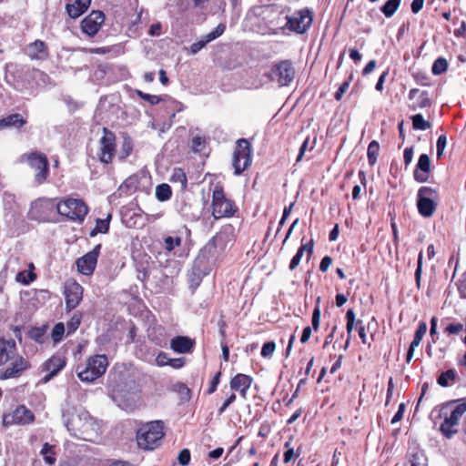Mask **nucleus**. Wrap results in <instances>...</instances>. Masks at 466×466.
<instances>
[{
  "label": "nucleus",
  "mask_w": 466,
  "mask_h": 466,
  "mask_svg": "<svg viewBox=\"0 0 466 466\" xmlns=\"http://www.w3.org/2000/svg\"><path fill=\"white\" fill-rule=\"evenodd\" d=\"M63 419L67 430L77 438L93 441L98 435L99 425L86 410H67Z\"/></svg>",
  "instance_id": "nucleus-1"
},
{
  "label": "nucleus",
  "mask_w": 466,
  "mask_h": 466,
  "mask_svg": "<svg viewBox=\"0 0 466 466\" xmlns=\"http://www.w3.org/2000/svg\"><path fill=\"white\" fill-rule=\"evenodd\" d=\"M466 412V400H453L446 403L441 410V417L443 421L440 431L448 439L458 432L456 427L462 415Z\"/></svg>",
  "instance_id": "nucleus-2"
},
{
  "label": "nucleus",
  "mask_w": 466,
  "mask_h": 466,
  "mask_svg": "<svg viewBox=\"0 0 466 466\" xmlns=\"http://www.w3.org/2000/svg\"><path fill=\"white\" fill-rule=\"evenodd\" d=\"M164 423L153 420L143 424L137 431V442L140 449L152 451L160 445L164 437Z\"/></svg>",
  "instance_id": "nucleus-3"
},
{
  "label": "nucleus",
  "mask_w": 466,
  "mask_h": 466,
  "mask_svg": "<svg viewBox=\"0 0 466 466\" xmlns=\"http://www.w3.org/2000/svg\"><path fill=\"white\" fill-rule=\"evenodd\" d=\"M56 211L70 221L82 223L88 213V207L82 199L68 198L56 202Z\"/></svg>",
  "instance_id": "nucleus-4"
},
{
  "label": "nucleus",
  "mask_w": 466,
  "mask_h": 466,
  "mask_svg": "<svg viewBox=\"0 0 466 466\" xmlns=\"http://www.w3.org/2000/svg\"><path fill=\"white\" fill-rule=\"evenodd\" d=\"M212 216L215 219L234 216L238 208L234 202L225 197L223 188L217 186L212 194Z\"/></svg>",
  "instance_id": "nucleus-5"
},
{
  "label": "nucleus",
  "mask_w": 466,
  "mask_h": 466,
  "mask_svg": "<svg viewBox=\"0 0 466 466\" xmlns=\"http://www.w3.org/2000/svg\"><path fill=\"white\" fill-rule=\"evenodd\" d=\"M107 366L106 355H96L87 360L86 368L78 371L77 376L81 381L93 382L106 372Z\"/></svg>",
  "instance_id": "nucleus-6"
},
{
  "label": "nucleus",
  "mask_w": 466,
  "mask_h": 466,
  "mask_svg": "<svg viewBox=\"0 0 466 466\" xmlns=\"http://www.w3.org/2000/svg\"><path fill=\"white\" fill-rule=\"evenodd\" d=\"M251 152V145L247 139L241 138L238 140L233 155L235 175H240L250 166Z\"/></svg>",
  "instance_id": "nucleus-7"
},
{
  "label": "nucleus",
  "mask_w": 466,
  "mask_h": 466,
  "mask_svg": "<svg viewBox=\"0 0 466 466\" xmlns=\"http://www.w3.org/2000/svg\"><path fill=\"white\" fill-rule=\"evenodd\" d=\"M56 210V202L50 198H39L31 204L28 217L30 219L45 222L48 221Z\"/></svg>",
  "instance_id": "nucleus-8"
},
{
  "label": "nucleus",
  "mask_w": 466,
  "mask_h": 466,
  "mask_svg": "<svg viewBox=\"0 0 466 466\" xmlns=\"http://www.w3.org/2000/svg\"><path fill=\"white\" fill-rule=\"evenodd\" d=\"M436 197L437 193L431 187H422L419 189L417 207L421 216L429 218L433 214L436 209Z\"/></svg>",
  "instance_id": "nucleus-9"
},
{
  "label": "nucleus",
  "mask_w": 466,
  "mask_h": 466,
  "mask_svg": "<svg viewBox=\"0 0 466 466\" xmlns=\"http://www.w3.org/2000/svg\"><path fill=\"white\" fill-rule=\"evenodd\" d=\"M34 420V413L25 406L21 405L16 407L13 411L5 414L3 417V423L5 426L25 425L32 423Z\"/></svg>",
  "instance_id": "nucleus-10"
},
{
  "label": "nucleus",
  "mask_w": 466,
  "mask_h": 466,
  "mask_svg": "<svg viewBox=\"0 0 466 466\" xmlns=\"http://www.w3.org/2000/svg\"><path fill=\"white\" fill-rule=\"evenodd\" d=\"M29 166L34 168L35 173V181L38 184L44 183L49 173L48 161L45 155L38 153H32L26 156Z\"/></svg>",
  "instance_id": "nucleus-11"
},
{
  "label": "nucleus",
  "mask_w": 466,
  "mask_h": 466,
  "mask_svg": "<svg viewBox=\"0 0 466 466\" xmlns=\"http://www.w3.org/2000/svg\"><path fill=\"white\" fill-rule=\"evenodd\" d=\"M104 135L100 138L99 147V160L103 163L108 164L112 161L116 152V137L115 135L108 131L106 128L103 129Z\"/></svg>",
  "instance_id": "nucleus-12"
},
{
  "label": "nucleus",
  "mask_w": 466,
  "mask_h": 466,
  "mask_svg": "<svg viewBox=\"0 0 466 466\" xmlns=\"http://www.w3.org/2000/svg\"><path fill=\"white\" fill-rule=\"evenodd\" d=\"M271 77L276 80L280 86H289L294 78L295 70L291 62L285 60L276 65L271 69Z\"/></svg>",
  "instance_id": "nucleus-13"
},
{
  "label": "nucleus",
  "mask_w": 466,
  "mask_h": 466,
  "mask_svg": "<svg viewBox=\"0 0 466 466\" xmlns=\"http://www.w3.org/2000/svg\"><path fill=\"white\" fill-rule=\"evenodd\" d=\"M66 309H76L83 299V288L75 280H68L65 285Z\"/></svg>",
  "instance_id": "nucleus-14"
},
{
  "label": "nucleus",
  "mask_w": 466,
  "mask_h": 466,
  "mask_svg": "<svg viewBox=\"0 0 466 466\" xmlns=\"http://www.w3.org/2000/svg\"><path fill=\"white\" fill-rule=\"evenodd\" d=\"M286 26L299 34L304 33L312 23L311 13L309 9H303L292 17H287Z\"/></svg>",
  "instance_id": "nucleus-15"
},
{
  "label": "nucleus",
  "mask_w": 466,
  "mask_h": 466,
  "mask_svg": "<svg viewBox=\"0 0 466 466\" xmlns=\"http://www.w3.org/2000/svg\"><path fill=\"white\" fill-rule=\"evenodd\" d=\"M100 249L101 244H97L91 251L77 259L76 266L81 273L85 275H90L93 273Z\"/></svg>",
  "instance_id": "nucleus-16"
},
{
  "label": "nucleus",
  "mask_w": 466,
  "mask_h": 466,
  "mask_svg": "<svg viewBox=\"0 0 466 466\" xmlns=\"http://www.w3.org/2000/svg\"><path fill=\"white\" fill-rule=\"evenodd\" d=\"M105 21V15L101 11H93L81 22L82 31L89 36H94Z\"/></svg>",
  "instance_id": "nucleus-17"
},
{
  "label": "nucleus",
  "mask_w": 466,
  "mask_h": 466,
  "mask_svg": "<svg viewBox=\"0 0 466 466\" xmlns=\"http://www.w3.org/2000/svg\"><path fill=\"white\" fill-rule=\"evenodd\" d=\"M11 361L10 365L0 373L1 380L17 378L29 368L28 361L22 356L16 355Z\"/></svg>",
  "instance_id": "nucleus-18"
},
{
  "label": "nucleus",
  "mask_w": 466,
  "mask_h": 466,
  "mask_svg": "<svg viewBox=\"0 0 466 466\" xmlns=\"http://www.w3.org/2000/svg\"><path fill=\"white\" fill-rule=\"evenodd\" d=\"M17 355L16 343L13 339H0V366L6 364Z\"/></svg>",
  "instance_id": "nucleus-19"
},
{
  "label": "nucleus",
  "mask_w": 466,
  "mask_h": 466,
  "mask_svg": "<svg viewBox=\"0 0 466 466\" xmlns=\"http://www.w3.org/2000/svg\"><path fill=\"white\" fill-rule=\"evenodd\" d=\"M253 379L246 374L238 373L229 382L232 390L238 391L243 399H247L248 390L251 387Z\"/></svg>",
  "instance_id": "nucleus-20"
},
{
  "label": "nucleus",
  "mask_w": 466,
  "mask_h": 466,
  "mask_svg": "<svg viewBox=\"0 0 466 466\" xmlns=\"http://www.w3.org/2000/svg\"><path fill=\"white\" fill-rule=\"evenodd\" d=\"M66 366V360L60 356H53L44 364V370L48 373L44 377V382L49 381Z\"/></svg>",
  "instance_id": "nucleus-21"
},
{
  "label": "nucleus",
  "mask_w": 466,
  "mask_h": 466,
  "mask_svg": "<svg viewBox=\"0 0 466 466\" xmlns=\"http://www.w3.org/2000/svg\"><path fill=\"white\" fill-rule=\"evenodd\" d=\"M409 99L413 101L410 109L415 111L417 109L425 108L431 106V99L427 91H420L418 88H412L409 93Z\"/></svg>",
  "instance_id": "nucleus-22"
},
{
  "label": "nucleus",
  "mask_w": 466,
  "mask_h": 466,
  "mask_svg": "<svg viewBox=\"0 0 466 466\" xmlns=\"http://www.w3.org/2000/svg\"><path fill=\"white\" fill-rule=\"evenodd\" d=\"M225 28L223 24H219L213 31L207 34L199 41L193 43L190 46L191 53L195 55L199 52L207 44L220 36L224 33Z\"/></svg>",
  "instance_id": "nucleus-23"
},
{
  "label": "nucleus",
  "mask_w": 466,
  "mask_h": 466,
  "mask_svg": "<svg viewBox=\"0 0 466 466\" xmlns=\"http://www.w3.org/2000/svg\"><path fill=\"white\" fill-rule=\"evenodd\" d=\"M27 55L32 60H46L49 56V52L44 41L35 40L28 45Z\"/></svg>",
  "instance_id": "nucleus-24"
},
{
  "label": "nucleus",
  "mask_w": 466,
  "mask_h": 466,
  "mask_svg": "<svg viewBox=\"0 0 466 466\" xmlns=\"http://www.w3.org/2000/svg\"><path fill=\"white\" fill-rule=\"evenodd\" d=\"M194 347V340L188 337L177 336L171 339L170 348L180 354L188 353Z\"/></svg>",
  "instance_id": "nucleus-25"
},
{
  "label": "nucleus",
  "mask_w": 466,
  "mask_h": 466,
  "mask_svg": "<svg viewBox=\"0 0 466 466\" xmlns=\"http://www.w3.org/2000/svg\"><path fill=\"white\" fill-rule=\"evenodd\" d=\"M417 167L419 170L414 172L415 179L419 182L427 181L431 168V160L428 155L422 154L420 156Z\"/></svg>",
  "instance_id": "nucleus-26"
},
{
  "label": "nucleus",
  "mask_w": 466,
  "mask_h": 466,
  "mask_svg": "<svg viewBox=\"0 0 466 466\" xmlns=\"http://www.w3.org/2000/svg\"><path fill=\"white\" fill-rule=\"evenodd\" d=\"M91 0H76L73 4H67L66 8L72 18L79 17L90 5Z\"/></svg>",
  "instance_id": "nucleus-27"
},
{
  "label": "nucleus",
  "mask_w": 466,
  "mask_h": 466,
  "mask_svg": "<svg viewBox=\"0 0 466 466\" xmlns=\"http://www.w3.org/2000/svg\"><path fill=\"white\" fill-rule=\"evenodd\" d=\"M26 123V120L20 114H13L0 119V129L6 127L20 128Z\"/></svg>",
  "instance_id": "nucleus-28"
},
{
  "label": "nucleus",
  "mask_w": 466,
  "mask_h": 466,
  "mask_svg": "<svg viewBox=\"0 0 466 466\" xmlns=\"http://www.w3.org/2000/svg\"><path fill=\"white\" fill-rule=\"evenodd\" d=\"M110 219H111L110 214H108L106 218H105V219L97 218L96 221L95 228L92 229L89 234L90 237H95L98 233H103V234L106 233L109 229Z\"/></svg>",
  "instance_id": "nucleus-29"
},
{
  "label": "nucleus",
  "mask_w": 466,
  "mask_h": 466,
  "mask_svg": "<svg viewBox=\"0 0 466 466\" xmlns=\"http://www.w3.org/2000/svg\"><path fill=\"white\" fill-rule=\"evenodd\" d=\"M401 0H388L380 8L386 17H391L398 10Z\"/></svg>",
  "instance_id": "nucleus-30"
},
{
  "label": "nucleus",
  "mask_w": 466,
  "mask_h": 466,
  "mask_svg": "<svg viewBox=\"0 0 466 466\" xmlns=\"http://www.w3.org/2000/svg\"><path fill=\"white\" fill-rule=\"evenodd\" d=\"M40 453L43 455L46 463L50 466L55 464L56 459L55 456L56 453L54 451V446L45 443Z\"/></svg>",
  "instance_id": "nucleus-31"
},
{
  "label": "nucleus",
  "mask_w": 466,
  "mask_h": 466,
  "mask_svg": "<svg viewBox=\"0 0 466 466\" xmlns=\"http://www.w3.org/2000/svg\"><path fill=\"white\" fill-rule=\"evenodd\" d=\"M412 127L415 130H427L431 128V125L426 121L421 114H416L411 116Z\"/></svg>",
  "instance_id": "nucleus-32"
},
{
  "label": "nucleus",
  "mask_w": 466,
  "mask_h": 466,
  "mask_svg": "<svg viewBox=\"0 0 466 466\" xmlns=\"http://www.w3.org/2000/svg\"><path fill=\"white\" fill-rule=\"evenodd\" d=\"M171 187L167 184L158 185L156 188V198L159 201H167L171 198Z\"/></svg>",
  "instance_id": "nucleus-33"
},
{
  "label": "nucleus",
  "mask_w": 466,
  "mask_h": 466,
  "mask_svg": "<svg viewBox=\"0 0 466 466\" xmlns=\"http://www.w3.org/2000/svg\"><path fill=\"white\" fill-rule=\"evenodd\" d=\"M379 152H380L379 143L376 140H372L370 143V145L368 147V150H367L368 160H369V164L370 166H373L376 163Z\"/></svg>",
  "instance_id": "nucleus-34"
},
{
  "label": "nucleus",
  "mask_w": 466,
  "mask_h": 466,
  "mask_svg": "<svg viewBox=\"0 0 466 466\" xmlns=\"http://www.w3.org/2000/svg\"><path fill=\"white\" fill-rule=\"evenodd\" d=\"M82 317L83 315L79 311H76L72 315L66 325L68 334L74 333L78 329L79 325L81 324Z\"/></svg>",
  "instance_id": "nucleus-35"
},
{
  "label": "nucleus",
  "mask_w": 466,
  "mask_h": 466,
  "mask_svg": "<svg viewBox=\"0 0 466 466\" xmlns=\"http://www.w3.org/2000/svg\"><path fill=\"white\" fill-rule=\"evenodd\" d=\"M448 68V62L443 57L437 58L431 67V72L433 75L438 76L444 73Z\"/></svg>",
  "instance_id": "nucleus-36"
},
{
  "label": "nucleus",
  "mask_w": 466,
  "mask_h": 466,
  "mask_svg": "<svg viewBox=\"0 0 466 466\" xmlns=\"http://www.w3.org/2000/svg\"><path fill=\"white\" fill-rule=\"evenodd\" d=\"M456 378V372L453 370H449L442 372L438 378V383L442 387H447L450 381H454Z\"/></svg>",
  "instance_id": "nucleus-37"
},
{
  "label": "nucleus",
  "mask_w": 466,
  "mask_h": 466,
  "mask_svg": "<svg viewBox=\"0 0 466 466\" xmlns=\"http://www.w3.org/2000/svg\"><path fill=\"white\" fill-rule=\"evenodd\" d=\"M132 149H133V144H132L131 139L127 137H125L123 139V142H122L120 151H119V157L121 159H125L131 154Z\"/></svg>",
  "instance_id": "nucleus-38"
},
{
  "label": "nucleus",
  "mask_w": 466,
  "mask_h": 466,
  "mask_svg": "<svg viewBox=\"0 0 466 466\" xmlns=\"http://www.w3.org/2000/svg\"><path fill=\"white\" fill-rule=\"evenodd\" d=\"M170 181L173 183H178L180 187L183 189L187 186V177L186 174L181 169H175Z\"/></svg>",
  "instance_id": "nucleus-39"
},
{
  "label": "nucleus",
  "mask_w": 466,
  "mask_h": 466,
  "mask_svg": "<svg viewBox=\"0 0 466 466\" xmlns=\"http://www.w3.org/2000/svg\"><path fill=\"white\" fill-rule=\"evenodd\" d=\"M426 331H427L426 323H424V322L420 323L415 332L413 340L411 341L410 344H412L413 347H418L420 345L423 336L425 335Z\"/></svg>",
  "instance_id": "nucleus-40"
},
{
  "label": "nucleus",
  "mask_w": 466,
  "mask_h": 466,
  "mask_svg": "<svg viewBox=\"0 0 466 466\" xmlns=\"http://www.w3.org/2000/svg\"><path fill=\"white\" fill-rule=\"evenodd\" d=\"M426 461L427 459L422 451L414 452L410 459L411 466H425Z\"/></svg>",
  "instance_id": "nucleus-41"
},
{
  "label": "nucleus",
  "mask_w": 466,
  "mask_h": 466,
  "mask_svg": "<svg viewBox=\"0 0 466 466\" xmlns=\"http://www.w3.org/2000/svg\"><path fill=\"white\" fill-rule=\"evenodd\" d=\"M36 276L33 272L21 271L16 275V280L25 285H28L35 279Z\"/></svg>",
  "instance_id": "nucleus-42"
},
{
  "label": "nucleus",
  "mask_w": 466,
  "mask_h": 466,
  "mask_svg": "<svg viewBox=\"0 0 466 466\" xmlns=\"http://www.w3.org/2000/svg\"><path fill=\"white\" fill-rule=\"evenodd\" d=\"M137 94L141 99L148 102L150 105H157L161 101V97L156 95L147 94L139 90L137 91Z\"/></svg>",
  "instance_id": "nucleus-43"
},
{
  "label": "nucleus",
  "mask_w": 466,
  "mask_h": 466,
  "mask_svg": "<svg viewBox=\"0 0 466 466\" xmlns=\"http://www.w3.org/2000/svg\"><path fill=\"white\" fill-rule=\"evenodd\" d=\"M201 262H202V258H201L200 257H198V258L195 260V262H194V267H193L192 271H191V273H190V275H189V277H190V280H191L192 282H195V283H196V285H198V283H199V281H200V279H201L200 273H198V276L196 277V275H197L196 271H198V270H199V269H198V267L200 266Z\"/></svg>",
  "instance_id": "nucleus-44"
},
{
  "label": "nucleus",
  "mask_w": 466,
  "mask_h": 466,
  "mask_svg": "<svg viewBox=\"0 0 466 466\" xmlns=\"http://www.w3.org/2000/svg\"><path fill=\"white\" fill-rule=\"evenodd\" d=\"M65 333V326L63 323L59 322L55 325L52 330V339L55 342L60 341Z\"/></svg>",
  "instance_id": "nucleus-45"
},
{
  "label": "nucleus",
  "mask_w": 466,
  "mask_h": 466,
  "mask_svg": "<svg viewBox=\"0 0 466 466\" xmlns=\"http://www.w3.org/2000/svg\"><path fill=\"white\" fill-rule=\"evenodd\" d=\"M181 245V238L167 237L165 238V247L168 251H172L176 247Z\"/></svg>",
  "instance_id": "nucleus-46"
},
{
  "label": "nucleus",
  "mask_w": 466,
  "mask_h": 466,
  "mask_svg": "<svg viewBox=\"0 0 466 466\" xmlns=\"http://www.w3.org/2000/svg\"><path fill=\"white\" fill-rule=\"evenodd\" d=\"M206 146V138L204 137L197 136L192 139V148L195 152H200Z\"/></svg>",
  "instance_id": "nucleus-47"
},
{
  "label": "nucleus",
  "mask_w": 466,
  "mask_h": 466,
  "mask_svg": "<svg viewBox=\"0 0 466 466\" xmlns=\"http://www.w3.org/2000/svg\"><path fill=\"white\" fill-rule=\"evenodd\" d=\"M276 349V344L273 341L265 343L261 349V356L264 358H270Z\"/></svg>",
  "instance_id": "nucleus-48"
},
{
  "label": "nucleus",
  "mask_w": 466,
  "mask_h": 466,
  "mask_svg": "<svg viewBox=\"0 0 466 466\" xmlns=\"http://www.w3.org/2000/svg\"><path fill=\"white\" fill-rule=\"evenodd\" d=\"M346 319H347V325H346L347 333L349 336H350V334L353 330L354 322H355V313H354L353 309H349L347 311Z\"/></svg>",
  "instance_id": "nucleus-49"
},
{
  "label": "nucleus",
  "mask_w": 466,
  "mask_h": 466,
  "mask_svg": "<svg viewBox=\"0 0 466 466\" xmlns=\"http://www.w3.org/2000/svg\"><path fill=\"white\" fill-rule=\"evenodd\" d=\"M293 206H294V203H291L288 207H285V208L283 210L282 217L279 222V228H278L277 233H279L280 231L281 228L284 226L287 218H289V216L290 215V213L292 211Z\"/></svg>",
  "instance_id": "nucleus-50"
},
{
  "label": "nucleus",
  "mask_w": 466,
  "mask_h": 466,
  "mask_svg": "<svg viewBox=\"0 0 466 466\" xmlns=\"http://www.w3.org/2000/svg\"><path fill=\"white\" fill-rule=\"evenodd\" d=\"M446 143H447V138L444 135H441L438 137V140H437V157L438 158L441 157L444 148L446 147Z\"/></svg>",
  "instance_id": "nucleus-51"
},
{
  "label": "nucleus",
  "mask_w": 466,
  "mask_h": 466,
  "mask_svg": "<svg viewBox=\"0 0 466 466\" xmlns=\"http://www.w3.org/2000/svg\"><path fill=\"white\" fill-rule=\"evenodd\" d=\"M178 462L183 465L187 466L190 461V451L187 449L182 450L177 457Z\"/></svg>",
  "instance_id": "nucleus-52"
},
{
  "label": "nucleus",
  "mask_w": 466,
  "mask_h": 466,
  "mask_svg": "<svg viewBox=\"0 0 466 466\" xmlns=\"http://www.w3.org/2000/svg\"><path fill=\"white\" fill-rule=\"evenodd\" d=\"M311 322L312 328L318 330L320 323V309L319 307H316L313 310Z\"/></svg>",
  "instance_id": "nucleus-53"
},
{
  "label": "nucleus",
  "mask_w": 466,
  "mask_h": 466,
  "mask_svg": "<svg viewBox=\"0 0 466 466\" xmlns=\"http://www.w3.org/2000/svg\"><path fill=\"white\" fill-rule=\"evenodd\" d=\"M463 329V325L461 323H452L446 327L445 331L449 334H459Z\"/></svg>",
  "instance_id": "nucleus-54"
},
{
  "label": "nucleus",
  "mask_w": 466,
  "mask_h": 466,
  "mask_svg": "<svg viewBox=\"0 0 466 466\" xmlns=\"http://www.w3.org/2000/svg\"><path fill=\"white\" fill-rule=\"evenodd\" d=\"M404 411H405V404L404 403H400L399 405V409H398L397 412L395 413V415L391 419V423L395 424V423L400 421L402 420V418H403Z\"/></svg>",
  "instance_id": "nucleus-55"
},
{
  "label": "nucleus",
  "mask_w": 466,
  "mask_h": 466,
  "mask_svg": "<svg viewBox=\"0 0 466 466\" xmlns=\"http://www.w3.org/2000/svg\"><path fill=\"white\" fill-rule=\"evenodd\" d=\"M220 374H221L220 372L216 373L215 376L213 377V379L211 380V381L209 383V388L208 390V394H211L216 391L217 387L219 383Z\"/></svg>",
  "instance_id": "nucleus-56"
},
{
  "label": "nucleus",
  "mask_w": 466,
  "mask_h": 466,
  "mask_svg": "<svg viewBox=\"0 0 466 466\" xmlns=\"http://www.w3.org/2000/svg\"><path fill=\"white\" fill-rule=\"evenodd\" d=\"M289 442L285 443V447L288 450L284 453V462L289 463L295 456H299V454H295L293 448H289Z\"/></svg>",
  "instance_id": "nucleus-57"
},
{
  "label": "nucleus",
  "mask_w": 466,
  "mask_h": 466,
  "mask_svg": "<svg viewBox=\"0 0 466 466\" xmlns=\"http://www.w3.org/2000/svg\"><path fill=\"white\" fill-rule=\"evenodd\" d=\"M156 361L158 366H166L169 365L170 358H168L167 353L161 352L157 355Z\"/></svg>",
  "instance_id": "nucleus-58"
},
{
  "label": "nucleus",
  "mask_w": 466,
  "mask_h": 466,
  "mask_svg": "<svg viewBox=\"0 0 466 466\" xmlns=\"http://www.w3.org/2000/svg\"><path fill=\"white\" fill-rule=\"evenodd\" d=\"M332 263V258L329 256H325L319 264V270L325 272L330 267Z\"/></svg>",
  "instance_id": "nucleus-59"
},
{
  "label": "nucleus",
  "mask_w": 466,
  "mask_h": 466,
  "mask_svg": "<svg viewBox=\"0 0 466 466\" xmlns=\"http://www.w3.org/2000/svg\"><path fill=\"white\" fill-rule=\"evenodd\" d=\"M236 400V394L235 393H231L228 398L224 401V403L221 405V407L219 408L218 410V412L219 414H222L226 410L227 408L232 403L234 402Z\"/></svg>",
  "instance_id": "nucleus-60"
},
{
  "label": "nucleus",
  "mask_w": 466,
  "mask_h": 466,
  "mask_svg": "<svg viewBox=\"0 0 466 466\" xmlns=\"http://www.w3.org/2000/svg\"><path fill=\"white\" fill-rule=\"evenodd\" d=\"M349 86H350V83L346 81L339 86V88L337 90V92L335 93V96H334L336 100L341 99L342 96L348 90Z\"/></svg>",
  "instance_id": "nucleus-61"
},
{
  "label": "nucleus",
  "mask_w": 466,
  "mask_h": 466,
  "mask_svg": "<svg viewBox=\"0 0 466 466\" xmlns=\"http://www.w3.org/2000/svg\"><path fill=\"white\" fill-rule=\"evenodd\" d=\"M302 256L303 255H301V252L296 253L289 263V268L290 270H294L299 265Z\"/></svg>",
  "instance_id": "nucleus-62"
},
{
  "label": "nucleus",
  "mask_w": 466,
  "mask_h": 466,
  "mask_svg": "<svg viewBox=\"0 0 466 466\" xmlns=\"http://www.w3.org/2000/svg\"><path fill=\"white\" fill-rule=\"evenodd\" d=\"M424 0H413L410 5L411 12L418 14L423 7Z\"/></svg>",
  "instance_id": "nucleus-63"
},
{
  "label": "nucleus",
  "mask_w": 466,
  "mask_h": 466,
  "mask_svg": "<svg viewBox=\"0 0 466 466\" xmlns=\"http://www.w3.org/2000/svg\"><path fill=\"white\" fill-rule=\"evenodd\" d=\"M413 157V148L412 147H407L404 150L403 154V159L406 166L410 165L412 161Z\"/></svg>",
  "instance_id": "nucleus-64"
}]
</instances>
